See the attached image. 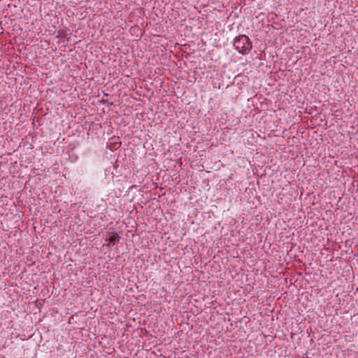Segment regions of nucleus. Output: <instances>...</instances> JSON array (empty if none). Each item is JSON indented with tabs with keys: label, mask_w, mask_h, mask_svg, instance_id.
I'll use <instances>...</instances> for the list:
<instances>
[{
	"label": "nucleus",
	"mask_w": 358,
	"mask_h": 358,
	"mask_svg": "<svg viewBox=\"0 0 358 358\" xmlns=\"http://www.w3.org/2000/svg\"><path fill=\"white\" fill-rule=\"evenodd\" d=\"M120 238L121 237L117 234L115 233L109 237V244L112 246H114L119 242Z\"/></svg>",
	"instance_id": "obj_2"
},
{
	"label": "nucleus",
	"mask_w": 358,
	"mask_h": 358,
	"mask_svg": "<svg viewBox=\"0 0 358 358\" xmlns=\"http://www.w3.org/2000/svg\"><path fill=\"white\" fill-rule=\"evenodd\" d=\"M58 33H59V36H61V37L64 38V37L66 36V32L65 31H64V30L61 29V30H59L58 31Z\"/></svg>",
	"instance_id": "obj_3"
},
{
	"label": "nucleus",
	"mask_w": 358,
	"mask_h": 358,
	"mask_svg": "<svg viewBox=\"0 0 358 358\" xmlns=\"http://www.w3.org/2000/svg\"><path fill=\"white\" fill-rule=\"evenodd\" d=\"M235 49L242 55H247L252 48V43L248 36L245 34L236 36L234 40Z\"/></svg>",
	"instance_id": "obj_1"
}]
</instances>
